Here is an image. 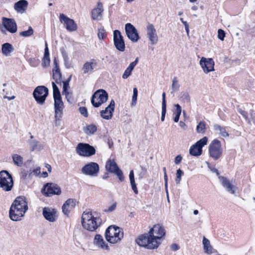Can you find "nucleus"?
<instances>
[{"instance_id": "obj_1", "label": "nucleus", "mask_w": 255, "mask_h": 255, "mask_svg": "<svg viewBox=\"0 0 255 255\" xmlns=\"http://www.w3.org/2000/svg\"><path fill=\"white\" fill-rule=\"evenodd\" d=\"M165 230L162 224L154 225L147 233L139 235L135 240L140 247L149 250L157 249L161 243L159 241L165 235Z\"/></svg>"}, {"instance_id": "obj_2", "label": "nucleus", "mask_w": 255, "mask_h": 255, "mask_svg": "<svg viewBox=\"0 0 255 255\" xmlns=\"http://www.w3.org/2000/svg\"><path fill=\"white\" fill-rule=\"evenodd\" d=\"M28 204L24 196L17 197L12 202L9 210V218L13 221H18L24 216L28 210Z\"/></svg>"}, {"instance_id": "obj_3", "label": "nucleus", "mask_w": 255, "mask_h": 255, "mask_svg": "<svg viewBox=\"0 0 255 255\" xmlns=\"http://www.w3.org/2000/svg\"><path fill=\"white\" fill-rule=\"evenodd\" d=\"M13 186L12 176L7 170L0 172V187L5 191H10Z\"/></svg>"}, {"instance_id": "obj_4", "label": "nucleus", "mask_w": 255, "mask_h": 255, "mask_svg": "<svg viewBox=\"0 0 255 255\" xmlns=\"http://www.w3.org/2000/svg\"><path fill=\"white\" fill-rule=\"evenodd\" d=\"M108 99V94L104 89H100L97 90L92 95L91 97V104L95 108H98Z\"/></svg>"}, {"instance_id": "obj_5", "label": "nucleus", "mask_w": 255, "mask_h": 255, "mask_svg": "<svg viewBox=\"0 0 255 255\" xmlns=\"http://www.w3.org/2000/svg\"><path fill=\"white\" fill-rule=\"evenodd\" d=\"M210 157L217 160L220 158L223 153L221 142L218 139H214L209 146Z\"/></svg>"}, {"instance_id": "obj_6", "label": "nucleus", "mask_w": 255, "mask_h": 255, "mask_svg": "<svg viewBox=\"0 0 255 255\" xmlns=\"http://www.w3.org/2000/svg\"><path fill=\"white\" fill-rule=\"evenodd\" d=\"M49 94L48 89L44 86L36 87L33 92V96L37 104L43 105L45 103Z\"/></svg>"}, {"instance_id": "obj_7", "label": "nucleus", "mask_w": 255, "mask_h": 255, "mask_svg": "<svg viewBox=\"0 0 255 255\" xmlns=\"http://www.w3.org/2000/svg\"><path fill=\"white\" fill-rule=\"evenodd\" d=\"M41 192L45 197H51L54 195H60L61 194V189L56 184L46 183L43 185Z\"/></svg>"}, {"instance_id": "obj_8", "label": "nucleus", "mask_w": 255, "mask_h": 255, "mask_svg": "<svg viewBox=\"0 0 255 255\" xmlns=\"http://www.w3.org/2000/svg\"><path fill=\"white\" fill-rule=\"evenodd\" d=\"M76 150L77 154L84 157L91 156L96 153L94 147L86 143H78Z\"/></svg>"}, {"instance_id": "obj_9", "label": "nucleus", "mask_w": 255, "mask_h": 255, "mask_svg": "<svg viewBox=\"0 0 255 255\" xmlns=\"http://www.w3.org/2000/svg\"><path fill=\"white\" fill-rule=\"evenodd\" d=\"M106 169L109 172L116 175L121 182H123L125 177L122 170L119 168L114 160L109 159L106 164Z\"/></svg>"}, {"instance_id": "obj_10", "label": "nucleus", "mask_w": 255, "mask_h": 255, "mask_svg": "<svg viewBox=\"0 0 255 255\" xmlns=\"http://www.w3.org/2000/svg\"><path fill=\"white\" fill-rule=\"evenodd\" d=\"M208 142V137H203L197 141L195 144L192 145L189 149V153L191 155L194 156H198L202 153V148L206 145Z\"/></svg>"}, {"instance_id": "obj_11", "label": "nucleus", "mask_w": 255, "mask_h": 255, "mask_svg": "<svg viewBox=\"0 0 255 255\" xmlns=\"http://www.w3.org/2000/svg\"><path fill=\"white\" fill-rule=\"evenodd\" d=\"M99 171V164L94 162H91L85 164L81 169V171L84 174L92 177L97 176Z\"/></svg>"}, {"instance_id": "obj_12", "label": "nucleus", "mask_w": 255, "mask_h": 255, "mask_svg": "<svg viewBox=\"0 0 255 255\" xmlns=\"http://www.w3.org/2000/svg\"><path fill=\"white\" fill-rule=\"evenodd\" d=\"M207 164L208 167L210 169L211 171H212L214 173H215L216 175L218 176V178L220 179V181L221 182L223 186L225 187L228 192H230L232 194H234L235 193V191L234 190V187L230 183L229 180H228L225 177L220 175V173L218 170L216 168L210 167L209 163L207 162Z\"/></svg>"}, {"instance_id": "obj_13", "label": "nucleus", "mask_w": 255, "mask_h": 255, "mask_svg": "<svg viewBox=\"0 0 255 255\" xmlns=\"http://www.w3.org/2000/svg\"><path fill=\"white\" fill-rule=\"evenodd\" d=\"M113 41L114 45L118 51L124 52L125 50V40L120 30H115L114 31Z\"/></svg>"}, {"instance_id": "obj_14", "label": "nucleus", "mask_w": 255, "mask_h": 255, "mask_svg": "<svg viewBox=\"0 0 255 255\" xmlns=\"http://www.w3.org/2000/svg\"><path fill=\"white\" fill-rule=\"evenodd\" d=\"M125 31L128 38L132 42H136L140 39L137 29L130 23L126 24Z\"/></svg>"}, {"instance_id": "obj_15", "label": "nucleus", "mask_w": 255, "mask_h": 255, "mask_svg": "<svg viewBox=\"0 0 255 255\" xmlns=\"http://www.w3.org/2000/svg\"><path fill=\"white\" fill-rule=\"evenodd\" d=\"M101 223V219L99 216H97L91 220H88V222H82V225L83 228L87 230L94 232L100 226Z\"/></svg>"}, {"instance_id": "obj_16", "label": "nucleus", "mask_w": 255, "mask_h": 255, "mask_svg": "<svg viewBox=\"0 0 255 255\" xmlns=\"http://www.w3.org/2000/svg\"><path fill=\"white\" fill-rule=\"evenodd\" d=\"M59 20L61 23L64 22L65 25V27L68 31H74L76 30L77 25L73 19L69 18L63 13H60Z\"/></svg>"}, {"instance_id": "obj_17", "label": "nucleus", "mask_w": 255, "mask_h": 255, "mask_svg": "<svg viewBox=\"0 0 255 255\" xmlns=\"http://www.w3.org/2000/svg\"><path fill=\"white\" fill-rule=\"evenodd\" d=\"M200 64L204 73L206 74L215 70V63L212 58L202 57L200 61Z\"/></svg>"}, {"instance_id": "obj_18", "label": "nucleus", "mask_w": 255, "mask_h": 255, "mask_svg": "<svg viewBox=\"0 0 255 255\" xmlns=\"http://www.w3.org/2000/svg\"><path fill=\"white\" fill-rule=\"evenodd\" d=\"M2 23L4 27L10 33H14L17 31V24L14 19L3 17Z\"/></svg>"}, {"instance_id": "obj_19", "label": "nucleus", "mask_w": 255, "mask_h": 255, "mask_svg": "<svg viewBox=\"0 0 255 255\" xmlns=\"http://www.w3.org/2000/svg\"><path fill=\"white\" fill-rule=\"evenodd\" d=\"M115 103L114 100H112L110 104L105 110L100 112L101 117L105 120H110L113 116V113L115 110Z\"/></svg>"}, {"instance_id": "obj_20", "label": "nucleus", "mask_w": 255, "mask_h": 255, "mask_svg": "<svg viewBox=\"0 0 255 255\" xmlns=\"http://www.w3.org/2000/svg\"><path fill=\"white\" fill-rule=\"evenodd\" d=\"M56 209L52 208L44 207L42 210V214L44 218L50 222H54L56 220Z\"/></svg>"}, {"instance_id": "obj_21", "label": "nucleus", "mask_w": 255, "mask_h": 255, "mask_svg": "<svg viewBox=\"0 0 255 255\" xmlns=\"http://www.w3.org/2000/svg\"><path fill=\"white\" fill-rule=\"evenodd\" d=\"M54 100V111L55 119L56 122L60 120L63 115L64 104L62 99H55Z\"/></svg>"}, {"instance_id": "obj_22", "label": "nucleus", "mask_w": 255, "mask_h": 255, "mask_svg": "<svg viewBox=\"0 0 255 255\" xmlns=\"http://www.w3.org/2000/svg\"><path fill=\"white\" fill-rule=\"evenodd\" d=\"M147 36L149 38L151 44L155 45L158 41V37L156 33V29H155L152 24L148 23L146 27Z\"/></svg>"}, {"instance_id": "obj_23", "label": "nucleus", "mask_w": 255, "mask_h": 255, "mask_svg": "<svg viewBox=\"0 0 255 255\" xmlns=\"http://www.w3.org/2000/svg\"><path fill=\"white\" fill-rule=\"evenodd\" d=\"M110 243L116 244L120 241L124 237V232L121 231V228L114 225L113 230L112 231Z\"/></svg>"}, {"instance_id": "obj_24", "label": "nucleus", "mask_w": 255, "mask_h": 255, "mask_svg": "<svg viewBox=\"0 0 255 255\" xmlns=\"http://www.w3.org/2000/svg\"><path fill=\"white\" fill-rule=\"evenodd\" d=\"M76 202V199L72 198H69L65 202L62 206V212L64 215L69 216L70 211L75 207Z\"/></svg>"}, {"instance_id": "obj_25", "label": "nucleus", "mask_w": 255, "mask_h": 255, "mask_svg": "<svg viewBox=\"0 0 255 255\" xmlns=\"http://www.w3.org/2000/svg\"><path fill=\"white\" fill-rule=\"evenodd\" d=\"M103 11L104 8L102 3L100 1L98 2L97 7L94 8L91 11L92 19L97 20H101L102 17Z\"/></svg>"}, {"instance_id": "obj_26", "label": "nucleus", "mask_w": 255, "mask_h": 255, "mask_svg": "<svg viewBox=\"0 0 255 255\" xmlns=\"http://www.w3.org/2000/svg\"><path fill=\"white\" fill-rule=\"evenodd\" d=\"M94 244L95 245L103 249H105L107 251L110 250V248L108 244L106 243L104 240L103 237L100 234H97L95 235Z\"/></svg>"}, {"instance_id": "obj_27", "label": "nucleus", "mask_w": 255, "mask_h": 255, "mask_svg": "<svg viewBox=\"0 0 255 255\" xmlns=\"http://www.w3.org/2000/svg\"><path fill=\"white\" fill-rule=\"evenodd\" d=\"M203 245L204 251L206 254L211 255L218 253L217 250L214 249L210 245V241L205 237L203 239Z\"/></svg>"}, {"instance_id": "obj_28", "label": "nucleus", "mask_w": 255, "mask_h": 255, "mask_svg": "<svg viewBox=\"0 0 255 255\" xmlns=\"http://www.w3.org/2000/svg\"><path fill=\"white\" fill-rule=\"evenodd\" d=\"M28 143L30 145L31 151L37 150L40 151L43 148V146L38 141L34 139V136L30 135V139L28 140Z\"/></svg>"}, {"instance_id": "obj_29", "label": "nucleus", "mask_w": 255, "mask_h": 255, "mask_svg": "<svg viewBox=\"0 0 255 255\" xmlns=\"http://www.w3.org/2000/svg\"><path fill=\"white\" fill-rule=\"evenodd\" d=\"M28 4V3L27 0H20L14 3V8L17 12H21L25 10Z\"/></svg>"}, {"instance_id": "obj_30", "label": "nucleus", "mask_w": 255, "mask_h": 255, "mask_svg": "<svg viewBox=\"0 0 255 255\" xmlns=\"http://www.w3.org/2000/svg\"><path fill=\"white\" fill-rule=\"evenodd\" d=\"M50 59L49 57V52L48 48L47 42L45 41V47L44 49V57L42 60V66L43 67L45 68L48 66L50 64Z\"/></svg>"}, {"instance_id": "obj_31", "label": "nucleus", "mask_w": 255, "mask_h": 255, "mask_svg": "<svg viewBox=\"0 0 255 255\" xmlns=\"http://www.w3.org/2000/svg\"><path fill=\"white\" fill-rule=\"evenodd\" d=\"M14 51V48L9 43H4L1 46L2 53L6 56H9L10 53Z\"/></svg>"}, {"instance_id": "obj_32", "label": "nucleus", "mask_w": 255, "mask_h": 255, "mask_svg": "<svg viewBox=\"0 0 255 255\" xmlns=\"http://www.w3.org/2000/svg\"><path fill=\"white\" fill-rule=\"evenodd\" d=\"M62 57L63 58L64 65L66 68H69L71 67V64L69 62L68 53L66 52L64 47H61L60 49Z\"/></svg>"}, {"instance_id": "obj_33", "label": "nucleus", "mask_w": 255, "mask_h": 255, "mask_svg": "<svg viewBox=\"0 0 255 255\" xmlns=\"http://www.w3.org/2000/svg\"><path fill=\"white\" fill-rule=\"evenodd\" d=\"M97 63L96 62H86L83 67V70H84V73L86 74L89 71H92L94 69V67L97 66Z\"/></svg>"}, {"instance_id": "obj_34", "label": "nucleus", "mask_w": 255, "mask_h": 255, "mask_svg": "<svg viewBox=\"0 0 255 255\" xmlns=\"http://www.w3.org/2000/svg\"><path fill=\"white\" fill-rule=\"evenodd\" d=\"M174 107L176 108L175 111L173 113V115H175L173 118V121L175 123H177L179 121L180 116L182 112L181 107L178 104H175Z\"/></svg>"}, {"instance_id": "obj_35", "label": "nucleus", "mask_w": 255, "mask_h": 255, "mask_svg": "<svg viewBox=\"0 0 255 255\" xmlns=\"http://www.w3.org/2000/svg\"><path fill=\"white\" fill-rule=\"evenodd\" d=\"M52 86L53 88V95L54 100L55 99H62V97L60 94V90L55 84V82H52Z\"/></svg>"}, {"instance_id": "obj_36", "label": "nucleus", "mask_w": 255, "mask_h": 255, "mask_svg": "<svg viewBox=\"0 0 255 255\" xmlns=\"http://www.w3.org/2000/svg\"><path fill=\"white\" fill-rule=\"evenodd\" d=\"M72 75H70L69 77L65 81L63 82V94H65L66 96V98L68 99V95L69 94V92L68 91V89L69 88V82L71 79ZM69 101L68 99H67Z\"/></svg>"}, {"instance_id": "obj_37", "label": "nucleus", "mask_w": 255, "mask_h": 255, "mask_svg": "<svg viewBox=\"0 0 255 255\" xmlns=\"http://www.w3.org/2000/svg\"><path fill=\"white\" fill-rule=\"evenodd\" d=\"M213 128L215 130H219L220 131V133L222 136L226 137L229 136V133L226 130L225 127H222L218 124H215Z\"/></svg>"}, {"instance_id": "obj_38", "label": "nucleus", "mask_w": 255, "mask_h": 255, "mask_svg": "<svg viewBox=\"0 0 255 255\" xmlns=\"http://www.w3.org/2000/svg\"><path fill=\"white\" fill-rule=\"evenodd\" d=\"M12 158L14 164L18 166H21L23 164V158L20 155L14 154L12 155Z\"/></svg>"}, {"instance_id": "obj_39", "label": "nucleus", "mask_w": 255, "mask_h": 255, "mask_svg": "<svg viewBox=\"0 0 255 255\" xmlns=\"http://www.w3.org/2000/svg\"><path fill=\"white\" fill-rule=\"evenodd\" d=\"M179 99L184 103H189L190 102V97L187 92L182 91L180 93Z\"/></svg>"}, {"instance_id": "obj_40", "label": "nucleus", "mask_w": 255, "mask_h": 255, "mask_svg": "<svg viewBox=\"0 0 255 255\" xmlns=\"http://www.w3.org/2000/svg\"><path fill=\"white\" fill-rule=\"evenodd\" d=\"M97 130V127L96 125L91 124L87 126L85 129V132L87 134H94Z\"/></svg>"}, {"instance_id": "obj_41", "label": "nucleus", "mask_w": 255, "mask_h": 255, "mask_svg": "<svg viewBox=\"0 0 255 255\" xmlns=\"http://www.w3.org/2000/svg\"><path fill=\"white\" fill-rule=\"evenodd\" d=\"M206 124L204 121H200L196 127V131L198 133H204L206 131Z\"/></svg>"}, {"instance_id": "obj_42", "label": "nucleus", "mask_w": 255, "mask_h": 255, "mask_svg": "<svg viewBox=\"0 0 255 255\" xmlns=\"http://www.w3.org/2000/svg\"><path fill=\"white\" fill-rule=\"evenodd\" d=\"M52 78L55 80V83L61 85L62 76L61 72H59L58 73H57L56 71H52Z\"/></svg>"}, {"instance_id": "obj_43", "label": "nucleus", "mask_w": 255, "mask_h": 255, "mask_svg": "<svg viewBox=\"0 0 255 255\" xmlns=\"http://www.w3.org/2000/svg\"><path fill=\"white\" fill-rule=\"evenodd\" d=\"M113 227H114V225L110 226L109 227H108L107 228V229L106 230V231H105V236L106 239L109 243L110 242L111 236H112L111 233H112V231L113 230Z\"/></svg>"}, {"instance_id": "obj_44", "label": "nucleus", "mask_w": 255, "mask_h": 255, "mask_svg": "<svg viewBox=\"0 0 255 255\" xmlns=\"http://www.w3.org/2000/svg\"><path fill=\"white\" fill-rule=\"evenodd\" d=\"M34 31L31 26H29L27 30L23 31L19 33V35L23 37H29L33 34Z\"/></svg>"}, {"instance_id": "obj_45", "label": "nucleus", "mask_w": 255, "mask_h": 255, "mask_svg": "<svg viewBox=\"0 0 255 255\" xmlns=\"http://www.w3.org/2000/svg\"><path fill=\"white\" fill-rule=\"evenodd\" d=\"M180 85L178 84V81L176 77H174L172 80V91L171 92L173 94L175 91L179 90Z\"/></svg>"}, {"instance_id": "obj_46", "label": "nucleus", "mask_w": 255, "mask_h": 255, "mask_svg": "<svg viewBox=\"0 0 255 255\" xmlns=\"http://www.w3.org/2000/svg\"><path fill=\"white\" fill-rule=\"evenodd\" d=\"M183 175L184 172L181 169L179 168L176 170V178L175 179L176 184L180 183L181 180V177Z\"/></svg>"}, {"instance_id": "obj_47", "label": "nucleus", "mask_w": 255, "mask_h": 255, "mask_svg": "<svg viewBox=\"0 0 255 255\" xmlns=\"http://www.w3.org/2000/svg\"><path fill=\"white\" fill-rule=\"evenodd\" d=\"M138 96V90L136 88H134L133 89V95L132 97V101L131 103V106H134L136 104L137 98Z\"/></svg>"}, {"instance_id": "obj_48", "label": "nucleus", "mask_w": 255, "mask_h": 255, "mask_svg": "<svg viewBox=\"0 0 255 255\" xmlns=\"http://www.w3.org/2000/svg\"><path fill=\"white\" fill-rule=\"evenodd\" d=\"M32 174V172L29 173V174L25 170H23L20 173V179L22 180L23 182H25V180L27 179H30L31 176Z\"/></svg>"}, {"instance_id": "obj_49", "label": "nucleus", "mask_w": 255, "mask_h": 255, "mask_svg": "<svg viewBox=\"0 0 255 255\" xmlns=\"http://www.w3.org/2000/svg\"><path fill=\"white\" fill-rule=\"evenodd\" d=\"M95 217L91 213H83L82 217V222L86 221L88 222V220H91L93 218H95Z\"/></svg>"}, {"instance_id": "obj_50", "label": "nucleus", "mask_w": 255, "mask_h": 255, "mask_svg": "<svg viewBox=\"0 0 255 255\" xmlns=\"http://www.w3.org/2000/svg\"><path fill=\"white\" fill-rule=\"evenodd\" d=\"M237 110H238V112L241 114L242 115V116L245 118V120L246 121V122L249 123V124H250L251 123V121L248 117V113L247 112L242 110L241 108H238L237 109Z\"/></svg>"}, {"instance_id": "obj_51", "label": "nucleus", "mask_w": 255, "mask_h": 255, "mask_svg": "<svg viewBox=\"0 0 255 255\" xmlns=\"http://www.w3.org/2000/svg\"><path fill=\"white\" fill-rule=\"evenodd\" d=\"M79 111L80 114L85 118L88 117V112L87 109L85 107H80L79 108Z\"/></svg>"}, {"instance_id": "obj_52", "label": "nucleus", "mask_w": 255, "mask_h": 255, "mask_svg": "<svg viewBox=\"0 0 255 255\" xmlns=\"http://www.w3.org/2000/svg\"><path fill=\"white\" fill-rule=\"evenodd\" d=\"M226 35L225 31L222 29H219L218 30V37L221 41L224 40Z\"/></svg>"}, {"instance_id": "obj_53", "label": "nucleus", "mask_w": 255, "mask_h": 255, "mask_svg": "<svg viewBox=\"0 0 255 255\" xmlns=\"http://www.w3.org/2000/svg\"><path fill=\"white\" fill-rule=\"evenodd\" d=\"M132 71V70L128 67L125 71L122 76V78L124 79H127L131 75Z\"/></svg>"}, {"instance_id": "obj_54", "label": "nucleus", "mask_w": 255, "mask_h": 255, "mask_svg": "<svg viewBox=\"0 0 255 255\" xmlns=\"http://www.w3.org/2000/svg\"><path fill=\"white\" fill-rule=\"evenodd\" d=\"M130 185L132 190H133L134 193L136 195L138 194V189L136 186V184L135 183V180L130 181Z\"/></svg>"}, {"instance_id": "obj_55", "label": "nucleus", "mask_w": 255, "mask_h": 255, "mask_svg": "<svg viewBox=\"0 0 255 255\" xmlns=\"http://www.w3.org/2000/svg\"><path fill=\"white\" fill-rule=\"evenodd\" d=\"M98 36L100 39H104L107 36L105 30L104 29H99Z\"/></svg>"}, {"instance_id": "obj_56", "label": "nucleus", "mask_w": 255, "mask_h": 255, "mask_svg": "<svg viewBox=\"0 0 255 255\" xmlns=\"http://www.w3.org/2000/svg\"><path fill=\"white\" fill-rule=\"evenodd\" d=\"M53 63L54 65V68L52 69V71H56L57 73L61 72L58 60L56 59V58H54Z\"/></svg>"}, {"instance_id": "obj_57", "label": "nucleus", "mask_w": 255, "mask_h": 255, "mask_svg": "<svg viewBox=\"0 0 255 255\" xmlns=\"http://www.w3.org/2000/svg\"><path fill=\"white\" fill-rule=\"evenodd\" d=\"M117 207V203L116 202L114 203L112 206H111L110 207H109L107 209H105L104 211L106 212H111L113 211H114Z\"/></svg>"}, {"instance_id": "obj_58", "label": "nucleus", "mask_w": 255, "mask_h": 255, "mask_svg": "<svg viewBox=\"0 0 255 255\" xmlns=\"http://www.w3.org/2000/svg\"><path fill=\"white\" fill-rule=\"evenodd\" d=\"M138 62V58L137 57L134 61L132 62L131 63H130L129 64L128 67H129L130 69H131L132 70H133L134 68L135 67V66L137 64Z\"/></svg>"}, {"instance_id": "obj_59", "label": "nucleus", "mask_w": 255, "mask_h": 255, "mask_svg": "<svg viewBox=\"0 0 255 255\" xmlns=\"http://www.w3.org/2000/svg\"><path fill=\"white\" fill-rule=\"evenodd\" d=\"M166 113V107H162L161 117V121L162 122H163L165 120Z\"/></svg>"}, {"instance_id": "obj_60", "label": "nucleus", "mask_w": 255, "mask_h": 255, "mask_svg": "<svg viewBox=\"0 0 255 255\" xmlns=\"http://www.w3.org/2000/svg\"><path fill=\"white\" fill-rule=\"evenodd\" d=\"M182 160V156L180 154L176 156L174 158V163L175 164H179Z\"/></svg>"}, {"instance_id": "obj_61", "label": "nucleus", "mask_w": 255, "mask_h": 255, "mask_svg": "<svg viewBox=\"0 0 255 255\" xmlns=\"http://www.w3.org/2000/svg\"><path fill=\"white\" fill-rule=\"evenodd\" d=\"M162 107H166V94L163 92L162 94Z\"/></svg>"}, {"instance_id": "obj_62", "label": "nucleus", "mask_w": 255, "mask_h": 255, "mask_svg": "<svg viewBox=\"0 0 255 255\" xmlns=\"http://www.w3.org/2000/svg\"><path fill=\"white\" fill-rule=\"evenodd\" d=\"M180 247L179 245L176 244H172L170 246V249L173 251H176L179 249Z\"/></svg>"}, {"instance_id": "obj_63", "label": "nucleus", "mask_w": 255, "mask_h": 255, "mask_svg": "<svg viewBox=\"0 0 255 255\" xmlns=\"http://www.w3.org/2000/svg\"><path fill=\"white\" fill-rule=\"evenodd\" d=\"M29 61L30 64L31 65H32L33 66H36L37 65V64L38 62V60H37L35 58H33V59L30 58L29 60Z\"/></svg>"}, {"instance_id": "obj_64", "label": "nucleus", "mask_w": 255, "mask_h": 255, "mask_svg": "<svg viewBox=\"0 0 255 255\" xmlns=\"http://www.w3.org/2000/svg\"><path fill=\"white\" fill-rule=\"evenodd\" d=\"M129 179L130 181L135 180L134 172L133 170H131L129 172Z\"/></svg>"}]
</instances>
